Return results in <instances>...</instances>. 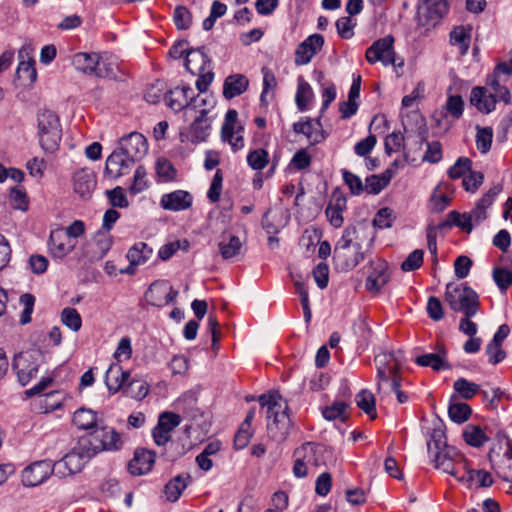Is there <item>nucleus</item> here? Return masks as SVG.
Wrapping results in <instances>:
<instances>
[{
	"instance_id": "obj_1",
	"label": "nucleus",
	"mask_w": 512,
	"mask_h": 512,
	"mask_svg": "<svg viewBox=\"0 0 512 512\" xmlns=\"http://www.w3.org/2000/svg\"><path fill=\"white\" fill-rule=\"evenodd\" d=\"M427 450L436 469H441L459 481L465 479V475L460 473L462 469H466L467 462L455 447L447 444L446 434L441 426L432 430Z\"/></svg>"
},
{
	"instance_id": "obj_2",
	"label": "nucleus",
	"mask_w": 512,
	"mask_h": 512,
	"mask_svg": "<svg viewBox=\"0 0 512 512\" xmlns=\"http://www.w3.org/2000/svg\"><path fill=\"white\" fill-rule=\"evenodd\" d=\"M258 401L262 407L267 408V431L269 437L277 442L284 441L291 427L287 402L278 391L263 394L258 398Z\"/></svg>"
},
{
	"instance_id": "obj_3",
	"label": "nucleus",
	"mask_w": 512,
	"mask_h": 512,
	"mask_svg": "<svg viewBox=\"0 0 512 512\" xmlns=\"http://www.w3.org/2000/svg\"><path fill=\"white\" fill-rule=\"evenodd\" d=\"M181 418L172 412H163L152 430L155 444L162 447L160 456L167 461H176L186 453L185 445L171 439V432L180 424Z\"/></svg>"
},
{
	"instance_id": "obj_4",
	"label": "nucleus",
	"mask_w": 512,
	"mask_h": 512,
	"mask_svg": "<svg viewBox=\"0 0 512 512\" xmlns=\"http://www.w3.org/2000/svg\"><path fill=\"white\" fill-rule=\"evenodd\" d=\"M355 226H347L333 250V263L339 271H351L365 259V251L357 241Z\"/></svg>"
},
{
	"instance_id": "obj_5",
	"label": "nucleus",
	"mask_w": 512,
	"mask_h": 512,
	"mask_svg": "<svg viewBox=\"0 0 512 512\" xmlns=\"http://www.w3.org/2000/svg\"><path fill=\"white\" fill-rule=\"evenodd\" d=\"M511 104V95L505 85H501L499 77L489 74L486 86H476L471 90L470 103L481 113L488 114L495 110L497 102Z\"/></svg>"
},
{
	"instance_id": "obj_6",
	"label": "nucleus",
	"mask_w": 512,
	"mask_h": 512,
	"mask_svg": "<svg viewBox=\"0 0 512 512\" xmlns=\"http://www.w3.org/2000/svg\"><path fill=\"white\" fill-rule=\"evenodd\" d=\"M38 138L42 149L48 153L58 150L62 129L58 115L51 110L40 111L37 115Z\"/></svg>"
},
{
	"instance_id": "obj_7",
	"label": "nucleus",
	"mask_w": 512,
	"mask_h": 512,
	"mask_svg": "<svg viewBox=\"0 0 512 512\" xmlns=\"http://www.w3.org/2000/svg\"><path fill=\"white\" fill-rule=\"evenodd\" d=\"M445 301L456 312H462L465 316L474 317L480 307L479 295L469 286L446 285Z\"/></svg>"
},
{
	"instance_id": "obj_8",
	"label": "nucleus",
	"mask_w": 512,
	"mask_h": 512,
	"mask_svg": "<svg viewBox=\"0 0 512 512\" xmlns=\"http://www.w3.org/2000/svg\"><path fill=\"white\" fill-rule=\"evenodd\" d=\"M91 443L86 439H79L77 445L61 460L53 463L55 475L65 478L81 472L84 465L93 457L89 450Z\"/></svg>"
},
{
	"instance_id": "obj_9",
	"label": "nucleus",
	"mask_w": 512,
	"mask_h": 512,
	"mask_svg": "<svg viewBox=\"0 0 512 512\" xmlns=\"http://www.w3.org/2000/svg\"><path fill=\"white\" fill-rule=\"evenodd\" d=\"M43 358L40 350H30L15 355L12 367L22 386L27 385L36 377Z\"/></svg>"
},
{
	"instance_id": "obj_10",
	"label": "nucleus",
	"mask_w": 512,
	"mask_h": 512,
	"mask_svg": "<svg viewBox=\"0 0 512 512\" xmlns=\"http://www.w3.org/2000/svg\"><path fill=\"white\" fill-rule=\"evenodd\" d=\"M91 443L89 450L95 456L102 451H117L122 447L120 435L112 427L96 428L90 434L81 437Z\"/></svg>"
},
{
	"instance_id": "obj_11",
	"label": "nucleus",
	"mask_w": 512,
	"mask_h": 512,
	"mask_svg": "<svg viewBox=\"0 0 512 512\" xmlns=\"http://www.w3.org/2000/svg\"><path fill=\"white\" fill-rule=\"evenodd\" d=\"M365 58L370 64H375L379 61L384 66H396L394 37L392 35H387L374 41L366 50Z\"/></svg>"
},
{
	"instance_id": "obj_12",
	"label": "nucleus",
	"mask_w": 512,
	"mask_h": 512,
	"mask_svg": "<svg viewBox=\"0 0 512 512\" xmlns=\"http://www.w3.org/2000/svg\"><path fill=\"white\" fill-rule=\"evenodd\" d=\"M178 294L167 280H156L150 284L144 297L149 305L160 308L174 303Z\"/></svg>"
},
{
	"instance_id": "obj_13",
	"label": "nucleus",
	"mask_w": 512,
	"mask_h": 512,
	"mask_svg": "<svg viewBox=\"0 0 512 512\" xmlns=\"http://www.w3.org/2000/svg\"><path fill=\"white\" fill-rule=\"evenodd\" d=\"M166 105L175 112H180L183 109H199V99L194 98L193 89L184 85L182 87H175L165 94Z\"/></svg>"
},
{
	"instance_id": "obj_14",
	"label": "nucleus",
	"mask_w": 512,
	"mask_h": 512,
	"mask_svg": "<svg viewBox=\"0 0 512 512\" xmlns=\"http://www.w3.org/2000/svg\"><path fill=\"white\" fill-rule=\"evenodd\" d=\"M53 473L55 467L51 460L36 461L27 466L21 474L24 486L35 487L45 482Z\"/></svg>"
},
{
	"instance_id": "obj_15",
	"label": "nucleus",
	"mask_w": 512,
	"mask_h": 512,
	"mask_svg": "<svg viewBox=\"0 0 512 512\" xmlns=\"http://www.w3.org/2000/svg\"><path fill=\"white\" fill-rule=\"evenodd\" d=\"M374 361L377 368V385L380 391L384 383H388L390 379L392 381L395 377H400L398 374L400 365L392 352L380 353L375 357Z\"/></svg>"
},
{
	"instance_id": "obj_16",
	"label": "nucleus",
	"mask_w": 512,
	"mask_h": 512,
	"mask_svg": "<svg viewBox=\"0 0 512 512\" xmlns=\"http://www.w3.org/2000/svg\"><path fill=\"white\" fill-rule=\"evenodd\" d=\"M100 60L101 57L98 53L79 52L73 56L72 64L75 69L85 74L102 78L110 77L112 72L108 69H102Z\"/></svg>"
},
{
	"instance_id": "obj_17",
	"label": "nucleus",
	"mask_w": 512,
	"mask_h": 512,
	"mask_svg": "<svg viewBox=\"0 0 512 512\" xmlns=\"http://www.w3.org/2000/svg\"><path fill=\"white\" fill-rule=\"evenodd\" d=\"M118 149L135 163L141 160L148 152V143L141 133L132 132L119 140Z\"/></svg>"
},
{
	"instance_id": "obj_18",
	"label": "nucleus",
	"mask_w": 512,
	"mask_h": 512,
	"mask_svg": "<svg viewBox=\"0 0 512 512\" xmlns=\"http://www.w3.org/2000/svg\"><path fill=\"white\" fill-rule=\"evenodd\" d=\"M324 37L321 34H312L301 42L295 51V64L306 65L322 49Z\"/></svg>"
},
{
	"instance_id": "obj_19",
	"label": "nucleus",
	"mask_w": 512,
	"mask_h": 512,
	"mask_svg": "<svg viewBox=\"0 0 512 512\" xmlns=\"http://www.w3.org/2000/svg\"><path fill=\"white\" fill-rule=\"evenodd\" d=\"M293 131L296 134H304L311 145L321 143L326 138L320 118L313 120L309 117H304L293 124Z\"/></svg>"
},
{
	"instance_id": "obj_20",
	"label": "nucleus",
	"mask_w": 512,
	"mask_h": 512,
	"mask_svg": "<svg viewBox=\"0 0 512 512\" xmlns=\"http://www.w3.org/2000/svg\"><path fill=\"white\" fill-rule=\"evenodd\" d=\"M156 453L146 448H137L127 469L131 475L140 476L149 473L155 463Z\"/></svg>"
},
{
	"instance_id": "obj_21",
	"label": "nucleus",
	"mask_w": 512,
	"mask_h": 512,
	"mask_svg": "<svg viewBox=\"0 0 512 512\" xmlns=\"http://www.w3.org/2000/svg\"><path fill=\"white\" fill-rule=\"evenodd\" d=\"M372 271L368 275L365 287L369 292L378 293L384 287L389 279L388 264L382 259L371 263Z\"/></svg>"
},
{
	"instance_id": "obj_22",
	"label": "nucleus",
	"mask_w": 512,
	"mask_h": 512,
	"mask_svg": "<svg viewBox=\"0 0 512 512\" xmlns=\"http://www.w3.org/2000/svg\"><path fill=\"white\" fill-rule=\"evenodd\" d=\"M501 192V186L495 185L491 187L482 197L479 199L475 207L467 213L472 223L475 225L480 224L487 218V208H489L495 201L497 195Z\"/></svg>"
},
{
	"instance_id": "obj_23",
	"label": "nucleus",
	"mask_w": 512,
	"mask_h": 512,
	"mask_svg": "<svg viewBox=\"0 0 512 512\" xmlns=\"http://www.w3.org/2000/svg\"><path fill=\"white\" fill-rule=\"evenodd\" d=\"M192 195L184 190H175L170 193L163 194L160 205L163 209L169 211H183L192 206Z\"/></svg>"
},
{
	"instance_id": "obj_24",
	"label": "nucleus",
	"mask_w": 512,
	"mask_h": 512,
	"mask_svg": "<svg viewBox=\"0 0 512 512\" xmlns=\"http://www.w3.org/2000/svg\"><path fill=\"white\" fill-rule=\"evenodd\" d=\"M346 204L347 199L344 194L339 189L334 190L325 210L326 216L333 227L339 228L342 226L344 221L342 213L346 209Z\"/></svg>"
},
{
	"instance_id": "obj_25",
	"label": "nucleus",
	"mask_w": 512,
	"mask_h": 512,
	"mask_svg": "<svg viewBox=\"0 0 512 512\" xmlns=\"http://www.w3.org/2000/svg\"><path fill=\"white\" fill-rule=\"evenodd\" d=\"M76 245V241L70 239L63 228L53 230L49 238V248L54 257L63 258L69 254Z\"/></svg>"
},
{
	"instance_id": "obj_26",
	"label": "nucleus",
	"mask_w": 512,
	"mask_h": 512,
	"mask_svg": "<svg viewBox=\"0 0 512 512\" xmlns=\"http://www.w3.org/2000/svg\"><path fill=\"white\" fill-rule=\"evenodd\" d=\"M415 363L423 367H431L434 371L447 370L451 365L447 361V350L443 344L437 345V352L416 357Z\"/></svg>"
},
{
	"instance_id": "obj_27",
	"label": "nucleus",
	"mask_w": 512,
	"mask_h": 512,
	"mask_svg": "<svg viewBox=\"0 0 512 512\" xmlns=\"http://www.w3.org/2000/svg\"><path fill=\"white\" fill-rule=\"evenodd\" d=\"M134 165L121 150L114 151L106 160L105 172L113 178L125 175Z\"/></svg>"
},
{
	"instance_id": "obj_28",
	"label": "nucleus",
	"mask_w": 512,
	"mask_h": 512,
	"mask_svg": "<svg viewBox=\"0 0 512 512\" xmlns=\"http://www.w3.org/2000/svg\"><path fill=\"white\" fill-rule=\"evenodd\" d=\"M208 110L200 109V114L194 119L190 126V140L194 143L203 142L207 139L211 130V120L207 117Z\"/></svg>"
},
{
	"instance_id": "obj_29",
	"label": "nucleus",
	"mask_w": 512,
	"mask_h": 512,
	"mask_svg": "<svg viewBox=\"0 0 512 512\" xmlns=\"http://www.w3.org/2000/svg\"><path fill=\"white\" fill-rule=\"evenodd\" d=\"M130 378V372L124 371L119 363H112L106 371L105 383L112 393L124 388Z\"/></svg>"
},
{
	"instance_id": "obj_30",
	"label": "nucleus",
	"mask_w": 512,
	"mask_h": 512,
	"mask_svg": "<svg viewBox=\"0 0 512 512\" xmlns=\"http://www.w3.org/2000/svg\"><path fill=\"white\" fill-rule=\"evenodd\" d=\"M74 191L81 197H89L96 187V178L89 169H80L73 176Z\"/></svg>"
},
{
	"instance_id": "obj_31",
	"label": "nucleus",
	"mask_w": 512,
	"mask_h": 512,
	"mask_svg": "<svg viewBox=\"0 0 512 512\" xmlns=\"http://www.w3.org/2000/svg\"><path fill=\"white\" fill-rule=\"evenodd\" d=\"M184 65L187 71L196 75L199 71L210 68L211 60L205 54L204 47L191 48L185 57Z\"/></svg>"
},
{
	"instance_id": "obj_32",
	"label": "nucleus",
	"mask_w": 512,
	"mask_h": 512,
	"mask_svg": "<svg viewBox=\"0 0 512 512\" xmlns=\"http://www.w3.org/2000/svg\"><path fill=\"white\" fill-rule=\"evenodd\" d=\"M249 86L248 78L243 74H233L228 76L223 84V95L230 100L243 94Z\"/></svg>"
},
{
	"instance_id": "obj_33",
	"label": "nucleus",
	"mask_w": 512,
	"mask_h": 512,
	"mask_svg": "<svg viewBox=\"0 0 512 512\" xmlns=\"http://www.w3.org/2000/svg\"><path fill=\"white\" fill-rule=\"evenodd\" d=\"M223 259L229 260L241 254L242 242L238 236L224 234L218 244Z\"/></svg>"
},
{
	"instance_id": "obj_34",
	"label": "nucleus",
	"mask_w": 512,
	"mask_h": 512,
	"mask_svg": "<svg viewBox=\"0 0 512 512\" xmlns=\"http://www.w3.org/2000/svg\"><path fill=\"white\" fill-rule=\"evenodd\" d=\"M191 477L187 475H177L172 478L164 487V494L168 501L175 502L179 499L184 489L187 487Z\"/></svg>"
},
{
	"instance_id": "obj_35",
	"label": "nucleus",
	"mask_w": 512,
	"mask_h": 512,
	"mask_svg": "<svg viewBox=\"0 0 512 512\" xmlns=\"http://www.w3.org/2000/svg\"><path fill=\"white\" fill-rule=\"evenodd\" d=\"M321 451V446L306 442L294 451V457H300L308 466H318L320 465L318 454Z\"/></svg>"
},
{
	"instance_id": "obj_36",
	"label": "nucleus",
	"mask_w": 512,
	"mask_h": 512,
	"mask_svg": "<svg viewBox=\"0 0 512 512\" xmlns=\"http://www.w3.org/2000/svg\"><path fill=\"white\" fill-rule=\"evenodd\" d=\"M153 250L144 242L135 243L126 253V258L131 264L143 265L152 256Z\"/></svg>"
},
{
	"instance_id": "obj_37",
	"label": "nucleus",
	"mask_w": 512,
	"mask_h": 512,
	"mask_svg": "<svg viewBox=\"0 0 512 512\" xmlns=\"http://www.w3.org/2000/svg\"><path fill=\"white\" fill-rule=\"evenodd\" d=\"M463 439L472 447H481L488 441V436L478 425L468 424L463 430Z\"/></svg>"
},
{
	"instance_id": "obj_38",
	"label": "nucleus",
	"mask_w": 512,
	"mask_h": 512,
	"mask_svg": "<svg viewBox=\"0 0 512 512\" xmlns=\"http://www.w3.org/2000/svg\"><path fill=\"white\" fill-rule=\"evenodd\" d=\"M17 79L23 86L32 85L37 79V70L35 68V61L29 59L28 61H21L16 71Z\"/></svg>"
},
{
	"instance_id": "obj_39",
	"label": "nucleus",
	"mask_w": 512,
	"mask_h": 512,
	"mask_svg": "<svg viewBox=\"0 0 512 512\" xmlns=\"http://www.w3.org/2000/svg\"><path fill=\"white\" fill-rule=\"evenodd\" d=\"M73 424L82 430L95 428L97 425V415L90 409L80 408L73 415Z\"/></svg>"
},
{
	"instance_id": "obj_40",
	"label": "nucleus",
	"mask_w": 512,
	"mask_h": 512,
	"mask_svg": "<svg viewBox=\"0 0 512 512\" xmlns=\"http://www.w3.org/2000/svg\"><path fill=\"white\" fill-rule=\"evenodd\" d=\"M349 405L344 401H335L331 405L325 407L322 411L323 417L329 421L340 420L346 421L349 417Z\"/></svg>"
},
{
	"instance_id": "obj_41",
	"label": "nucleus",
	"mask_w": 512,
	"mask_h": 512,
	"mask_svg": "<svg viewBox=\"0 0 512 512\" xmlns=\"http://www.w3.org/2000/svg\"><path fill=\"white\" fill-rule=\"evenodd\" d=\"M357 406L365 412L371 419L377 417L374 395L368 390H361L356 395Z\"/></svg>"
},
{
	"instance_id": "obj_42",
	"label": "nucleus",
	"mask_w": 512,
	"mask_h": 512,
	"mask_svg": "<svg viewBox=\"0 0 512 512\" xmlns=\"http://www.w3.org/2000/svg\"><path fill=\"white\" fill-rule=\"evenodd\" d=\"M450 42L452 45H457L461 54L464 55L470 46V34L465 27L457 26L450 33Z\"/></svg>"
},
{
	"instance_id": "obj_43",
	"label": "nucleus",
	"mask_w": 512,
	"mask_h": 512,
	"mask_svg": "<svg viewBox=\"0 0 512 512\" xmlns=\"http://www.w3.org/2000/svg\"><path fill=\"white\" fill-rule=\"evenodd\" d=\"M313 98L311 86L305 82L298 83L297 93L295 97L296 105L301 112L309 109V104Z\"/></svg>"
},
{
	"instance_id": "obj_44",
	"label": "nucleus",
	"mask_w": 512,
	"mask_h": 512,
	"mask_svg": "<svg viewBox=\"0 0 512 512\" xmlns=\"http://www.w3.org/2000/svg\"><path fill=\"white\" fill-rule=\"evenodd\" d=\"M247 163L253 170L261 171L269 163V153L263 148L251 150L247 155Z\"/></svg>"
},
{
	"instance_id": "obj_45",
	"label": "nucleus",
	"mask_w": 512,
	"mask_h": 512,
	"mask_svg": "<svg viewBox=\"0 0 512 512\" xmlns=\"http://www.w3.org/2000/svg\"><path fill=\"white\" fill-rule=\"evenodd\" d=\"M450 190L449 183H440L431 197V200L434 204V208L437 211H443L451 202V197L448 196L445 192Z\"/></svg>"
},
{
	"instance_id": "obj_46",
	"label": "nucleus",
	"mask_w": 512,
	"mask_h": 512,
	"mask_svg": "<svg viewBox=\"0 0 512 512\" xmlns=\"http://www.w3.org/2000/svg\"><path fill=\"white\" fill-rule=\"evenodd\" d=\"M453 388L463 399L466 400L473 398L480 391V386L478 384L470 382L465 378L457 379L453 384Z\"/></svg>"
},
{
	"instance_id": "obj_47",
	"label": "nucleus",
	"mask_w": 512,
	"mask_h": 512,
	"mask_svg": "<svg viewBox=\"0 0 512 512\" xmlns=\"http://www.w3.org/2000/svg\"><path fill=\"white\" fill-rule=\"evenodd\" d=\"M472 413L471 407L464 402L452 403L449 406L448 414L450 419L455 423L465 422Z\"/></svg>"
},
{
	"instance_id": "obj_48",
	"label": "nucleus",
	"mask_w": 512,
	"mask_h": 512,
	"mask_svg": "<svg viewBox=\"0 0 512 512\" xmlns=\"http://www.w3.org/2000/svg\"><path fill=\"white\" fill-rule=\"evenodd\" d=\"M460 475H465L462 482H470L476 477L481 487H490L493 484L491 474L485 470L468 469L466 466V469H462Z\"/></svg>"
},
{
	"instance_id": "obj_49",
	"label": "nucleus",
	"mask_w": 512,
	"mask_h": 512,
	"mask_svg": "<svg viewBox=\"0 0 512 512\" xmlns=\"http://www.w3.org/2000/svg\"><path fill=\"white\" fill-rule=\"evenodd\" d=\"M61 321L74 332L79 331L82 327V318L75 308H64L61 312Z\"/></svg>"
},
{
	"instance_id": "obj_50",
	"label": "nucleus",
	"mask_w": 512,
	"mask_h": 512,
	"mask_svg": "<svg viewBox=\"0 0 512 512\" xmlns=\"http://www.w3.org/2000/svg\"><path fill=\"white\" fill-rule=\"evenodd\" d=\"M430 19L442 18L448 10L446 0H422Z\"/></svg>"
},
{
	"instance_id": "obj_51",
	"label": "nucleus",
	"mask_w": 512,
	"mask_h": 512,
	"mask_svg": "<svg viewBox=\"0 0 512 512\" xmlns=\"http://www.w3.org/2000/svg\"><path fill=\"white\" fill-rule=\"evenodd\" d=\"M476 145L481 153H487L492 144L493 130L491 127L477 126Z\"/></svg>"
},
{
	"instance_id": "obj_52",
	"label": "nucleus",
	"mask_w": 512,
	"mask_h": 512,
	"mask_svg": "<svg viewBox=\"0 0 512 512\" xmlns=\"http://www.w3.org/2000/svg\"><path fill=\"white\" fill-rule=\"evenodd\" d=\"M494 282L500 291L505 292L512 284V271L504 267H495L492 272Z\"/></svg>"
},
{
	"instance_id": "obj_53",
	"label": "nucleus",
	"mask_w": 512,
	"mask_h": 512,
	"mask_svg": "<svg viewBox=\"0 0 512 512\" xmlns=\"http://www.w3.org/2000/svg\"><path fill=\"white\" fill-rule=\"evenodd\" d=\"M390 177L378 175H371L366 178L364 191H367L370 194H378L380 193L389 183Z\"/></svg>"
},
{
	"instance_id": "obj_54",
	"label": "nucleus",
	"mask_w": 512,
	"mask_h": 512,
	"mask_svg": "<svg viewBox=\"0 0 512 512\" xmlns=\"http://www.w3.org/2000/svg\"><path fill=\"white\" fill-rule=\"evenodd\" d=\"M472 161L467 157H460L448 170L451 179L464 178L466 173L471 170Z\"/></svg>"
},
{
	"instance_id": "obj_55",
	"label": "nucleus",
	"mask_w": 512,
	"mask_h": 512,
	"mask_svg": "<svg viewBox=\"0 0 512 512\" xmlns=\"http://www.w3.org/2000/svg\"><path fill=\"white\" fill-rule=\"evenodd\" d=\"M147 173L145 168L140 165L137 167L134 177H133V183L129 187V191L131 194H138L143 192L148 187V181H147Z\"/></svg>"
},
{
	"instance_id": "obj_56",
	"label": "nucleus",
	"mask_w": 512,
	"mask_h": 512,
	"mask_svg": "<svg viewBox=\"0 0 512 512\" xmlns=\"http://www.w3.org/2000/svg\"><path fill=\"white\" fill-rule=\"evenodd\" d=\"M20 304L23 306V311L20 314V323L22 325L28 324L31 321L35 305V297L30 293H25L20 297Z\"/></svg>"
},
{
	"instance_id": "obj_57",
	"label": "nucleus",
	"mask_w": 512,
	"mask_h": 512,
	"mask_svg": "<svg viewBox=\"0 0 512 512\" xmlns=\"http://www.w3.org/2000/svg\"><path fill=\"white\" fill-rule=\"evenodd\" d=\"M423 257L424 251L422 249H415L402 262L401 269L405 272H411L419 269L423 264Z\"/></svg>"
},
{
	"instance_id": "obj_58",
	"label": "nucleus",
	"mask_w": 512,
	"mask_h": 512,
	"mask_svg": "<svg viewBox=\"0 0 512 512\" xmlns=\"http://www.w3.org/2000/svg\"><path fill=\"white\" fill-rule=\"evenodd\" d=\"M446 111L455 119H459L463 115L464 101L460 95H448Z\"/></svg>"
},
{
	"instance_id": "obj_59",
	"label": "nucleus",
	"mask_w": 512,
	"mask_h": 512,
	"mask_svg": "<svg viewBox=\"0 0 512 512\" xmlns=\"http://www.w3.org/2000/svg\"><path fill=\"white\" fill-rule=\"evenodd\" d=\"M483 180L484 175L482 172L470 170L469 174L463 178L462 185L466 191L474 193L482 185Z\"/></svg>"
},
{
	"instance_id": "obj_60",
	"label": "nucleus",
	"mask_w": 512,
	"mask_h": 512,
	"mask_svg": "<svg viewBox=\"0 0 512 512\" xmlns=\"http://www.w3.org/2000/svg\"><path fill=\"white\" fill-rule=\"evenodd\" d=\"M342 176L345 184L349 187L351 194L360 195L364 192V185L359 176L348 170H342Z\"/></svg>"
},
{
	"instance_id": "obj_61",
	"label": "nucleus",
	"mask_w": 512,
	"mask_h": 512,
	"mask_svg": "<svg viewBox=\"0 0 512 512\" xmlns=\"http://www.w3.org/2000/svg\"><path fill=\"white\" fill-rule=\"evenodd\" d=\"M173 18L178 29H188L192 23L191 13L185 6H177Z\"/></svg>"
},
{
	"instance_id": "obj_62",
	"label": "nucleus",
	"mask_w": 512,
	"mask_h": 512,
	"mask_svg": "<svg viewBox=\"0 0 512 512\" xmlns=\"http://www.w3.org/2000/svg\"><path fill=\"white\" fill-rule=\"evenodd\" d=\"M10 201L15 209L23 211L28 209V197L25 190L22 188L14 187L10 190Z\"/></svg>"
},
{
	"instance_id": "obj_63",
	"label": "nucleus",
	"mask_w": 512,
	"mask_h": 512,
	"mask_svg": "<svg viewBox=\"0 0 512 512\" xmlns=\"http://www.w3.org/2000/svg\"><path fill=\"white\" fill-rule=\"evenodd\" d=\"M156 172L159 177L165 181H171L176 177V170L172 163L165 158H160L156 162Z\"/></svg>"
},
{
	"instance_id": "obj_64",
	"label": "nucleus",
	"mask_w": 512,
	"mask_h": 512,
	"mask_svg": "<svg viewBox=\"0 0 512 512\" xmlns=\"http://www.w3.org/2000/svg\"><path fill=\"white\" fill-rule=\"evenodd\" d=\"M493 468L500 478L512 483V457L501 459Z\"/></svg>"
}]
</instances>
